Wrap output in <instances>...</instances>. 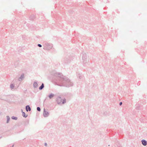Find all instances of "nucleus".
<instances>
[{
  "instance_id": "f257e3e1",
  "label": "nucleus",
  "mask_w": 147,
  "mask_h": 147,
  "mask_svg": "<svg viewBox=\"0 0 147 147\" xmlns=\"http://www.w3.org/2000/svg\"><path fill=\"white\" fill-rule=\"evenodd\" d=\"M57 101L58 104H63L65 102V100L64 99L62 100L60 97H59L57 98Z\"/></svg>"
},
{
  "instance_id": "f03ea898",
  "label": "nucleus",
  "mask_w": 147,
  "mask_h": 147,
  "mask_svg": "<svg viewBox=\"0 0 147 147\" xmlns=\"http://www.w3.org/2000/svg\"><path fill=\"white\" fill-rule=\"evenodd\" d=\"M49 113L48 112L45 111V110L44 111V112L43 113V115L45 117H47L49 115Z\"/></svg>"
},
{
  "instance_id": "7ed1b4c3",
  "label": "nucleus",
  "mask_w": 147,
  "mask_h": 147,
  "mask_svg": "<svg viewBox=\"0 0 147 147\" xmlns=\"http://www.w3.org/2000/svg\"><path fill=\"white\" fill-rule=\"evenodd\" d=\"M142 143L143 144V145L144 146H146L147 144V142L145 140H142Z\"/></svg>"
},
{
  "instance_id": "20e7f679",
  "label": "nucleus",
  "mask_w": 147,
  "mask_h": 147,
  "mask_svg": "<svg viewBox=\"0 0 147 147\" xmlns=\"http://www.w3.org/2000/svg\"><path fill=\"white\" fill-rule=\"evenodd\" d=\"M26 109L27 111H30L31 110V109L30 107L29 106H27L26 107Z\"/></svg>"
},
{
  "instance_id": "39448f33",
  "label": "nucleus",
  "mask_w": 147,
  "mask_h": 147,
  "mask_svg": "<svg viewBox=\"0 0 147 147\" xmlns=\"http://www.w3.org/2000/svg\"><path fill=\"white\" fill-rule=\"evenodd\" d=\"M44 87V84H42L41 86L39 87V89L40 90H42Z\"/></svg>"
},
{
  "instance_id": "423d86ee",
  "label": "nucleus",
  "mask_w": 147,
  "mask_h": 147,
  "mask_svg": "<svg viewBox=\"0 0 147 147\" xmlns=\"http://www.w3.org/2000/svg\"><path fill=\"white\" fill-rule=\"evenodd\" d=\"M54 96V95L53 94H50L49 96V98L50 99L52 98Z\"/></svg>"
},
{
  "instance_id": "0eeeda50",
  "label": "nucleus",
  "mask_w": 147,
  "mask_h": 147,
  "mask_svg": "<svg viewBox=\"0 0 147 147\" xmlns=\"http://www.w3.org/2000/svg\"><path fill=\"white\" fill-rule=\"evenodd\" d=\"M22 116L24 117H26V116H27V115L26 116V114L24 112H23L22 113Z\"/></svg>"
},
{
  "instance_id": "6e6552de",
  "label": "nucleus",
  "mask_w": 147,
  "mask_h": 147,
  "mask_svg": "<svg viewBox=\"0 0 147 147\" xmlns=\"http://www.w3.org/2000/svg\"><path fill=\"white\" fill-rule=\"evenodd\" d=\"M34 86L35 87H36L37 86V84L36 82L34 83Z\"/></svg>"
},
{
  "instance_id": "1a4fd4ad",
  "label": "nucleus",
  "mask_w": 147,
  "mask_h": 147,
  "mask_svg": "<svg viewBox=\"0 0 147 147\" xmlns=\"http://www.w3.org/2000/svg\"><path fill=\"white\" fill-rule=\"evenodd\" d=\"M10 87L12 89H13L14 87V85L13 84H11Z\"/></svg>"
},
{
  "instance_id": "9d476101",
  "label": "nucleus",
  "mask_w": 147,
  "mask_h": 147,
  "mask_svg": "<svg viewBox=\"0 0 147 147\" xmlns=\"http://www.w3.org/2000/svg\"><path fill=\"white\" fill-rule=\"evenodd\" d=\"M24 75H22L21 76L20 78L21 79H23L24 78Z\"/></svg>"
},
{
  "instance_id": "9b49d317",
  "label": "nucleus",
  "mask_w": 147,
  "mask_h": 147,
  "mask_svg": "<svg viewBox=\"0 0 147 147\" xmlns=\"http://www.w3.org/2000/svg\"><path fill=\"white\" fill-rule=\"evenodd\" d=\"M37 109V110L38 111H40V109L39 107H38Z\"/></svg>"
},
{
  "instance_id": "f8f14e48",
  "label": "nucleus",
  "mask_w": 147,
  "mask_h": 147,
  "mask_svg": "<svg viewBox=\"0 0 147 147\" xmlns=\"http://www.w3.org/2000/svg\"><path fill=\"white\" fill-rule=\"evenodd\" d=\"M12 119H17V117H12Z\"/></svg>"
},
{
  "instance_id": "ddd939ff",
  "label": "nucleus",
  "mask_w": 147,
  "mask_h": 147,
  "mask_svg": "<svg viewBox=\"0 0 147 147\" xmlns=\"http://www.w3.org/2000/svg\"><path fill=\"white\" fill-rule=\"evenodd\" d=\"M38 46L40 47H42V45L40 44H38Z\"/></svg>"
},
{
  "instance_id": "4468645a",
  "label": "nucleus",
  "mask_w": 147,
  "mask_h": 147,
  "mask_svg": "<svg viewBox=\"0 0 147 147\" xmlns=\"http://www.w3.org/2000/svg\"><path fill=\"white\" fill-rule=\"evenodd\" d=\"M122 104V102H120L119 103V105H121Z\"/></svg>"
},
{
  "instance_id": "2eb2a0df",
  "label": "nucleus",
  "mask_w": 147,
  "mask_h": 147,
  "mask_svg": "<svg viewBox=\"0 0 147 147\" xmlns=\"http://www.w3.org/2000/svg\"><path fill=\"white\" fill-rule=\"evenodd\" d=\"M45 146H47V144L46 143H45Z\"/></svg>"
},
{
  "instance_id": "dca6fc26",
  "label": "nucleus",
  "mask_w": 147,
  "mask_h": 147,
  "mask_svg": "<svg viewBox=\"0 0 147 147\" xmlns=\"http://www.w3.org/2000/svg\"><path fill=\"white\" fill-rule=\"evenodd\" d=\"M8 121L7 120V123H8Z\"/></svg>"
}]
</instances>
